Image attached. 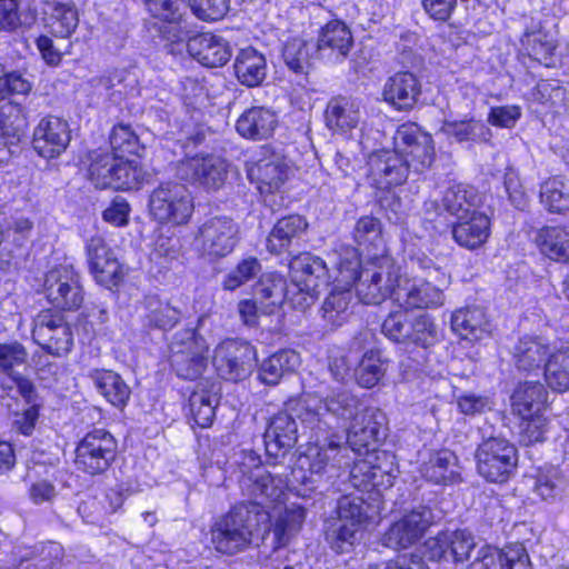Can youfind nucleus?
Listing matches in <instances>:
<instances>
[{"instance_id":"61","label":"nucleus","mask_w":569,"mask_h":569,"mask_svg":"<svg viewBox=\"0 0 569 569\" xmlns=\"http://www.w3.org/2000/svg\"><path fill=\"white\" fill-rule=\"evenodd\" d=\"M337 519L345 522H356L357 526L362 527L367 519L366 505L362 498L345 496L338 501Z\"/></svg>"},{"instance_id":"33","label":"nucleus","mask_w":569,"mask_h":569,"mask_svg":"<svg viewBox=\"0 0 569 569\" xmlns=\"http://www.w3.org/2000/svg\"><path fill=\"white\" fill-rule=\"evenodd\" d=\"M219 403V387L209 381H200L189 396V412L196 425L208 428L212 425Z\"/></svg>"},{"instance_id":"6","label":"nucleus","mask_w":569,"mask_h":569,"mask_svg":"<svg viewBox=\"0 0 569 569\" xmlns=\"http://www.w3.org/2000/svg\"><path fill=\"white\" fill-rule=\"evenodd\" d=\"M148 209L159 224L184 226L194 211L193 197L182 183L162 182L151 191Z\"/></svg>"},{"instance_id":"17","label":"nucleus","mask_w":569,"mask_h":569,"mask_svg":"<svg viewBox=\"0 0 569 569\" xmlns=\"http://www.w3.org/2000/svg\"><path fill=\"white\" fill-rule=\"evenodd\" d=\"M256 361V349L246 341L233 339L219 343L212 358L218 375L230 381H238L248 377Z\"/></svg>"},{"instance_id":"15","label":"nucleus","mask_w":569,"mask_h":569,"mask_svg":"<svg viewBox=\"0 0 569 569\" xmlns=\"http://www.w3.org/2000/svg\"><path fill=\"white\" fill-rule=\"evenodd\" d=\"M238 224L227 216L204 220L198 228L196 243L201 253L210 259L231 253L238 242Z\"/></svg>"},{"instance_id":"36","label":"nucleus","mask_w":569,"mask_h":569,"mask_svg":"<svg viewBox=\"0 0 569 569\" xmlns=\"http://www.w3.org/2000/svg\"><path fill=\"white\" fill-rule=\"evenodd\" d=\"M490 234V220L479 211L471 212L467 218L457 219L452 236L457 243L468 249L482 246Z\"/></svg>"},{"instance_id":"2","label":"nucleus","mask_w":569,"mask_h":569,"mask_svg":"<svg viewBox=\"0 0 569 569\" xmlns=\"http://www.w3.org/2000/svg\"><path fill=\"white\" fill-rule=\"evenodd\" d=\"M408 267L412 271L422 272L423 277H405L403 283L396 292V305L406 310L442 306L443 288L450 283V274L421 250L409 254Z\"/></svg>"},{"instance_id":"41","label":"nucleus","mask_w":569,"mask_h":569,"mask_svg":"<svg viewBox=\"0 0 569 569\" xmlns=\"http://www.w3.org/2000/svg\"><path fill=\"white\" fill-rule=\"evenodd\" d=\"M352 293L348 286L336 284L325 299L320 313L326 326L330 329L342 326L351 316Z\"/></svg>"},{"instance_id":"1","label":"nucleus","mask_w":569,"mask_h":569,"mask_svg":"<svg viewBox=\"0 0 569 569\" xmlns=\"http://www.w3.org/2000/svg\"><path fill=\"white\" fill-rule=\"evenodd\" d=\"M360 400L346 389L333 390L325 398L305 393L290 405L300 422L318 433H336L347 430V443L353 451H361L378 442L382 433L383 413L376 408L360 410Z\"/></svg>"},{"instance_id":"48","label":"nucleus","mask_w":569,"mask_h":569,"mask_svg":"<svg viewBox=\"0 0 569 569\" xmlns=\"http://www.w3.org/2000/svg\"><path fill=\"white\" fill-rule=\"evenodd\" d=\"M479 201V196L472 187L456 184L446 190L442 197V207L456 219H460L478 211Z\"/></svg>"},{"instance_id":"59","label":"nucleus","mask_w":569,"mask_h":569,"mask_svg":"<svg viewBox=\"0 0 569 569\" xmlns=\"http://www.w3.org/2000/svg\"><path fill=\"white\" fill-rule=\"evenodd\" d=\"M410 338L407 343L428 348L438 341V331L433 320L427 315L412 317Z\"/></svg>"},{"instance_id":"25","label":"nucleus","mask_w":569,"mask_h":569,"mask_svg":"<svg viewBox=\"0 0 569 569\" xmlns=\"http://www.w3.org/2000/svg\"><path fill=\"white\" fill-rule=\"evenodd\" d=\"M468 569H532L529 556L521 545L498 549L481 547Z\"/></svg>"},{"instance_id":"23","label":"nucleus","mask_w":569,"mask_h":569,"mask_svg":"<svg viewBox=\"0 0 569 569\" xmlns=\"http://www.w3.org/2000/svg\"><path fill=\"white\" fill-rule=\"evenodd\" d=\"M409 170V164L397 148L375 152L368 160V176L378 189L402 184Z\"/></svg>"},{"instance_id":"32","label":"nucleus","mask_w":569,"mask_h":569,"mask_svg":"<svg viewBox=\"0 0 569 569\" xmlns=\"http://www.w3.org/2000/svg\"><path fill=\"white\" fill-rule=\"evenodd\" d=\"M278 124L277 116L264 107H252L241 113L236 123L237 132L250 140H263L272 136Z\"/></svg>"},{"instance_id":"14","label":"nucleus","mask_w":569,"mask_h":569,"mask_svg":"<svg viewBox=\"0 0 569 569\" xmlns=\"http://www.w3.org/2000/svg\"><path fill=\"white\" fill-rule=\"evenodd\" d=\"M42 287L47 300L58 309L77 310L83 302L80 276L71 266H59L49 270Z\"/></svg>"},{"instance_id":"35","label":"nucleus","mask_w":569,"mask_h":569,"mask_svg":"<svg viewBox=\"0 0 569 569\" xmlns=\"http://www.w3.org/2000/svg\"><path fill=\"white\" fill-rule=\"evenodd\" d=\"M548 391L539 381L519 383L511 395L512 411L521 418L543 412L547 406Z\"/></svg>"},{"instance_id":"21","label":"nucleus","mask_w":569,"mask_h":569,"mask_svg":"<svg viewBox=\"0 0 569 569\" xmlns=\"http://www.w3.org/2000/svg\"><path fill=\"white\" fill-rule=\"evenodd\" d=\"M71 141L69 123L59 117L47 116L33 129L32 147L42 158L53 159L66 151Z\"/></svg>"},{"instance_id":"3","label":"nucleus","mask_w":569,"mask_h":569,"mask_svg":"<svg viewBox=\"0 0 569 569\" xmlns=\"http://www.w3.org/2000/svg\"><path fill=\"white\" fill-rule=\"evenodd\" d=\"M270 519V511L259 503H239L214 520L210 527V542L218 553L237 555L250 547L260 525Z\"/></svg>"},{"instance_id":"4","label":"nucleus","mask_w":569,"mask_h":569,"mask_svg":"<svg viewBox=\"0 0 569 569\" xmlns=\"http://www.w3.org/2000/svg\"><path fill=\"white\" fill-rule=\"evenodd\" d=\"M313 432L316 442L310 443L303 459H300L301 468L292 471L295 479L305 485L338 477L342 466L348 465L343 455L347 448L342 446L341 437L337 433Z\"/></svg>"},{"instance_id":"30","label":"nucleus","mask_w":569,"mask_h":569,"mask_svg":"<svg viewBox=\"0 0 569 569\" xmlns=\"http://www.w3.org/2000/svg\"><path fill=\"white\" fill-rule=\"evenodd\" d=\"M187 49L194 59L209 68L224 66L231 58L229 43L211 33L193 36L187 42Z\"/></svg>"},{"instance_id":"57","label":"nucleus","mask_w":569,"mask_h":569,"mask_svg":"<svg viewBox=\"0 0 569 569\" xmlns=\"http://www.w3.org/2000/svg\"><path fill=\"white\" fill-rule=\"evenodd\" d=\"M27 127V111L16 101L9 100L0 106V128L11 138H20Z\"/></svg>"},{"instance_id":"63","label":"nucleus","mask_w":569,"mask_h":569,"mask_svg":"<svg viewBox=\"0 0 569 569\" xmlns=\"http://www.w3.org/2000/svg\"><path fill=\"white\" fill-rule=\"evenodd\" d=\"M378 463L372 469L370 487L375 489L390 488L393 485L395 469L392 456L387 451H377Z\"/></svg>"},{"instance_id":"40","label":"nucleus","mask_w":569,"mask_h":569,"mask_svg":"<svg viewBox=\"0 0 569 569\" xmlns=\"http://www.w3.org/2000/svg\"><path fill=\"white\" fill-rule=\"evenodd\" d=\"M305 519V508L295 503L279 511L271 526L273 550L287 547L300 531Z\"/></svg>"},{"instance_id":"26","label":"nucleus","mask_w":569,"mask_h":569,"mask_svg":"<svg viewBox=\"0 0 569 569\" xmlns=\"http://www.w3.org/2000/svg\"><path fill=\"white\" fill-rule=\"evenodd\" d=\"M553 347L546 337L525 335L512 349V360L518 371L540 372L546 366Z\"/></svg>"},{"instance_id":"53","label":"nucleus","mask_w":569,"mask_h":569,"mask_svg":"<svg viewBox=\"0 0 569 569\" xmlns=\"http://www.w3.org/2000/svg\"><path fill=\"white\" fill-rule=\"evenodd\" d=\"M181 312L168 301L158 297L146 299V321L148 326L162 330L173 328L180 320Z\"/></svg>"},{"instance_id":"19","label":"nucleus","mask_w":569,"mask_h":569,"mask_svg":"<svg viewBox=\"0 0 569 569\" xmlns=\"http://www.w3.org/2000/svg\"><path fill=\"white\" fill-rule=\"evenodd\" d=\"M475 536L468 530H445L423 543L425 556L431 561L462 563L476 548Z\"/></svg>"},{"instance_id":"9","label":"nucleus","mask_w":569,"mask_h":569,"mask_svg":"<svg viewBox=\"0 0 569 569\" xmlns=\"http://www.w3.org/2000/svg\"><path fill=\"white\" fill-rule=\"evenodd\" d=\"M117 448V440L109 431L94 429L79 441L74 465L90 476L101 475L114 461Z\"/></svg>"},{"instance_id":"27","label":"nucleus","mask_w":569,"mask_h":569,"mask_svg":"<svg viewBox=\"0 0 569 569\" xmlns=\"http://www.w3.org/2000/svg\"><path fill=\"white\" fill-rule=\"evenodd\" d=\"M421 83L411 72H397L389 77L382 89L383 100L399 111H409L418 102Z\"/></svg>"},{"instance_id":"34","label":"nucleus","mask_w":569,"mask_h":569,"mask_svg":"<svg viewBox=\"0 0 569 569\" xmlns=\"http://www.w3.org/2000/svg\"><path fill=\"white\" fill-rule=\"evenodd\" d=\"M359 106L347 97H335L329 100L325 110V122L336 133H348L360 122Z\"/></svg>"},{"instance_id":"10","label":"nucleus","mask_w":569,"mask_h":569,"mask_svg":"<svg viewBox=\"0 0 569 569\" xmlns=\"http://www.w3.org/2000/svg\"><path fill=\"white\" fill-rule=\"evenodd\" d=\"M209 346L193 329L176 333L171 342V366L183 379L198 378L207 367Z\"/></svg>"},{"instance_id":"38","label":"nucleus","mask_w":569,"mask_h":569,"mask_svg":"<svg viewBox=\"0 0 569 569\" xmlns=\"http://www.w3.org/2000/svg\"><path fill=\"white\" fill-rule=\"evenodd\" d=\"M46 27L54 37L69 38L79 23V14L70 0H52L44 9Z\"/></svg>"},{"instance_id":"16","label":"nucleus","mask_w":569,"mask_h":569,"mask_svg":"<svg viewBox=\"0 0 569 569\" xmlns=\"http://www.w3.org/2000/svg\"><path fill=\"white\" fill-rule=\"evenodd\" d=\"M32 338L46 352L54 357L69 353L73 346L70 325L62 315L51 310H43L34 318Z\"/></svg>"},{"instance_id":"7","label":"nucleus","mask_w":569,"mask_h":569,"mask_svg":"<svg viewBox=\"0 0 569 569\" xmlns=\"http://www.w3.org/2000/svg\"><path fill=\"white\" fill-rule=\"evenodd\" d=\"M338 276L335 281L349 288L355 284L356 293L361 302L380 305L386 300V291L381 290L377 280L381 276L370 271L367 266L361 267L359 252L356 248L346 247L339 252L337 261Z\"/></svg>"},{"instance_id":"58","label":"nucleus","mask_w":569,"mask_h":569,"mask_svg":"<svg viewBox=\"0 0 569 569\" xmlns=\"http://www.w3.org/2000/svg\"><path fill=\"white\" fill-rule=\"evenodd\" d=\"M412 316L408 310H397L389 313L382 323V333L390 340L407 343L410 338Z\"/></svg>"},{"instance_id":"12","label":"nucleus","mask_w":569,"mask_h":569,"mask_svg":"<svg viewBox=\"0 0 569 569\" xmlns=\"http://www.w3.org/2000/svg\"><path fill=\"white\" fill-rule=\"evenodd\" d=\"M438 520L428 506H418L395 521L381 538L385 547L399 550L417 543Z\"/></svg>"},{"instance_id":"46","label":"nucleus","mask_w":569,"mask_h":569,"mask_svg":"<svg viewBox=\"0 0 569 569\" xmlns=\"http://www.w3.org/2000/svg\"><path fill=\"white\" fill-rule=\"evenodd\" d=\"M536 242L548 258L569 262V231L560 226H547L537 232Z\"/></svg>"},{"instance_id":"51","label":"nucleus","mask_w":569,"mask_h":569,"mask_svg":"<svg viewBox=\"0 0 569 569\" xmlns=\"http://www.w3.org/2000/svg\"><path fill=\"white\" fill-rule=\"evenodd\" d=\"M366 266L370 271H377L381 276V279L377 280L378 286L386 291V299L389 298L396 303V292L405 279L400 272V267L389 256L376 257Z\"/></svg>"},{"instance_id":"44","label":"nucleus","mask_w":569,"mask_h":569,"mask_svg":"<svg viewBox=\"0 0 569 569\" xmlns=\"http://www.w3.org/2000/svg\"><path fill=\"white\" fill-rule=\"evenodd\" d=\"M451 327L453 331L468 340H480L490 330L485 311L478 307L459 309L453 312Z\"/></svg>"},{"instance_id":"29","label":"nucleus","mask_w":569,"mask_h":569,"mask_svg":"<svg viewBox=\"0 0 569 569\" xmlns=\"http://www.w3.org/2000/svg\"><path fill=\"white\" fill-rule=\"evenodd\" d=\"M241 487L254 497L256 500L247 503H259L263 510L269 511L263 503L279 502L284 496L287 481L280 476H273L266 469H256L251 475L240 479Z\"/></svg>"},{"instance_id":"31","label":"nucleus","mask_w":569,"mask_h":569,"mask_svg":"<svg viewBox=\"0 0 569 569\" xmlns=\"http://www.w3.org/2000/svg\"><path fill=\"white\" fill-rule=\"evenodd\" d=\"M353 46L350 28L340 20L329 21L318 38L317 48L322 57L345 59Z\"/></svg>"},{"instance_id":"47","label":"nucleus","mask_w":569,"mask_h":569,"mask_svg":"<svg viewBox=\"0 0 569 569\" xmlns=\"http://www.w3.org/2000/svg\"><path fill=\"white\" fill-rule=\"evenodd\" d=\"M543 369L545 381L551 390H569V346H555Z\"/></svg>"},{"instance_id":"62","label":"nucleus","mask_w":569,"mask_h":569,"mask_svg":"<svg viewBox=\"0 0 569 569\" xmlns=\"http://www.w3.org/2000/svg\"><path fill=\"white\" fill-rule=\"evenodd\" d=\"M520 423V442L526 446L542 442L548 431V422L543 417V412H538L528 418H521Z\"/></svg>"},{"instance_id":"37","label":"nucleus","mask_w":569,"mask_h":569,"mask_svg":"<svg viewBox=\"0 0 569 569\" xmlns=\"http://www.w3.org/2000/svg\"><path fill=\"white\" fill-rule=\"evenodd\" d=\"M420 472L425 479L436 485H448L460 480L458 458L447 449L432 452L421 465Z\"/></svg>"},{"instance_id":"28","label":"nucleus","mask_w":569,"mask_h":569,"mask_svg":"<svg viewBox=\"0 0 569 569\" xmlns=\"http://www.w3.org/2000/svg\"><path fill=\"white\" fill-rule=\"evenodd\" d=\"M297 422L287 411L274 415L264 431L263 440L269 457L279 458L291 449L297 442Z\"/></svg>"},{"instance_id":"39","label":"nucleus","mask_w":569,"mask_h":569,"mask_svg":"<svg viewBox=\"0 0 569 569\" xmlns=\"http://www.w3.org/2000/svg\"><path fill=\"white\" fill-rule=\"evenodd\" d=\"M88 377L98 392L112 406L123 408L127 405L131 390L119 373L107 369H92Z\"/></svg>"},{"instance_id":"52","label":"nucleus","mask_w":569,"mask_h":569,"mask_svg":"<svg viewBox=\"0 0 569 569\" xmlns=\"http://www.w3.org/2000/svg\"><path fill=\"white\" fill-rule=\"evenodd\" d=\"M539 198L547 211L563 213L569 210V183L560 177H551L541 183Z\"/></svg>"},{"instance_id":"20","label":"nucleus","mask_w":569,"mask_h":569,"mask_svg":"<svg viewBox=\"0 0 569 569\" xmlns=\"http://www.w3.org/2000/svg\"><path fill=\"white\" fill-rule=\"evenodd\" d=\"M89 269L94 280L106 288L117 287L123 279L122 266L101 236L91 237L86 246Z\"/></svg>"},{"instance_id":"8","label":"nucleus","mask_w":569,"mask_h":569,"mask_svg":"<svg viewBox=\"0 0 569 569\" xmlns=\"http://www.w3.org/2000/svg\"><path fill=\"white\" fill-rule=\"evenodd\" d=\"M88 174L90 181L101 189H131L141 179V170L123 154L116 152L94 153Z\"/></svg>"},{"instance_id":"60","label":"nucleus","mask_w":569,"mask_h":569,"mask_svg":"<svg viewBox=\"0 0 569 569\" xmlns=\"http://www.w3.org/2000/svg\"><path fill=\"white\" fill-rule=\"evenodd\" d=\"M112 152L118 154H136L139 151V139L130 126L118 124L110 136Z\"/></svg>"},{"instance_id":"50","label":"nucleus","mask_w":569,"mask_h":569,"mask_svg":"<svg viewBox=\"0 0 569 569\" xmlns=\"http://www.w3.org/2000/svg\"><path fill=\"white\" fill-rule=\"evenodd\" d=\"M440 132L457 142H487L491 138L490 129L481 121L467 119L461 121H445Z\"/></svg>"},{"instance_id":"54","label":"nucleus","mask_w":569,"mask_h":569,"mask_svg":"<svg viewBox=\"0 0 569 569\" xmlns=\"http://www.w3.org/2000/svg\"><path fill=\"white\" fill-rule=\"evenodd\" d=\"M361 527L333 518L326 526V540L337 552H346L359 539Z\"/></svg>"},{"instance_id":"13","label":"nucleus","mask_w":569,"mask_h":569,"mask_svg":"<svg viewBox=\"0 0 569 569\" xmlns=\"http://www.w3.org/2000/svg\"><path fill=\"white\" fill-rule=\"evenodd\" d=\"M393 146L416 172L430 168L436 159L432 137L412 122L397 129Z\"/></svg>"},{"instance_id":"22","label":"nucleus","mask_w":569,"mask_h":569,"mask_svg":"<svg viewBox=\"0 0 569 569\" xmlns=\"http://www.w3.org/2000/svg\"><path fill=\"white\" fill-rule=\"evenodd\" d=\"M373 335L370 330L360 331L352 338L349 345L350 351H365L358 367L355 370L357 383L362 388H372L385 377L388 361L380 350L369 349Z\"/></svg>"},{"instance_id":"24","label":"nucleus","mask_w":569,"mask_h":569,"mask_svg":"<svg viewBox=\"0 0 569 569\" xmlns=\"http://www.w3.org/2000/svg\"><path fill=\"white\" fill-rule=\"evenodd\" d=\"M289 167L276 153H266L262 158L247 163V174L257 184L261 193H272L280 189L288 178Z\"/></svg>"},{"instance_id":"45","label":"nucleus","mask_w":569,"mask_h":569,"mask_svg":"<svg viewBox=\"0 0 569 569\" xmlns=\"http://www.w3.org/2000/svg\"><path fill=\"white\" fill-rule=\"evenodd\" d=\"M238 80L247 87L261 84L267 74L266 58L253 48L242 49L234 61Z\"/></svg>"},{"instance_id":"43","label":"nucleus","mask_w":569,"mask_h":569,"mask_svg":"<svg viewBox=\"0 0 569 569\" xmlns=\"http://www.w3.org/2000/svg\"><path fill=\"white\" fill-rule=\"evenodd\" d=\"M300 365L301 358L297 351L280 350L262 361L258 378L264 385L276 386L286 373L293 372Z\"/></svg>"},{"instance_id":"11","label":"nucleus","mask_w":569,"mask_h":569,"mask_svg":"<svg viewBox=\"0 0 569 569\" xmlns=\"http://www.w3.org/2000/svg\"><path fill=\"white\" fill-rule=\"evenodd\" d=\"M477 470L487 481L506 482L517 466V449L506 439L489 438L477 449Z\"/></svg>"},{"instance_id":"18","label":"nucleus","mask_w":569,"mask_h":569,"mask_svg":"<svg viewBox=\"0 0 569 569\" xmlns=\"http://www.w3.org/2000/svg\"><path fill=\"white\" fill-rule=\"evenodd\" d=\"M228 173L227 161L218 156H193L178 161L176 176L191 184L217 190L224 183Z\"/></svg>"},{"instance_id":"42","label":"nucleus","mask_w":569,"mask_h":569,"mask_svg":"<svg viewBox=\"0 0 569 569\" xmlns=\"http://www.w3.org/2000/svg\"><path fill=\"white\" fill-rule=\"evenodd\" d=\"M308 222L300 214L284 217L274 224L267 239V248L272 253L287 251L291 243L306 232Z\"/></svg>"},{"instance_id":"56","label":"nucleus","mask_w":569,"mask_h":569,"mask_svg":"<svg viewBox=\"0 0 569 569\" xmlns=\"http://www.w3.org/2000/svg\"><path fill=\"white\" fill-rule=\"evenodd\" d=\"M522 47L541 63L549 66L556 46L553 40L541 30L526 31L521 37Z\"/></svg>"},{"instance_id":"5","label":"nucleus","mask_w":569,"mask_h":569,"mask_svg":"<svg viewBox=\"0 0 569 569\" xmlns=\"http://www.w3.org/2000/svg\"><path fill=\"white\" fill-rule=\"evenodd\" d=\"M289 279L287 297L290 303L306 310L317 300L319 288L328 283V268L320 257L301 253L290 261Z\"/></svg>"},{"instance_id":"49","label":"nucleus","mask_w":569,"mask_h":569,"mask_svg":"<svg viewBox=\"0 0 569 569\" xmlns=\"http://www.w3.org/2000/svg\"><path fill=\"white\" fill-rule=\"evenodd\" d=\"M287 288L284 280L277 274H263L256 286L254 295L260 299V309L262 313H271L274 308L282 303L284 299L290 302L287 297Z\"/></svg>"},{"instance_id":"55","label":"nucleus","mask_w":569,"mask_h":569,"mask_svg":"<svg viewBox=\"0 0 569 569\" xmlns=\"http://www.w3.org/2000/svg\"><path fill=\"white\" fill-rule=\"evenodd\" d=\"M313 44L301 39H292L286 42L282 56L286 64L296 73H308L310 62V51Z\"/></svg>"},{"instance_id":"64","label":"nucleus","mask_w":569,"mask_h":569,"mask_svg":"<svg viewBox=\"0 0 569 569\" xmlns=\"http://www.w3.org/2000/svg\"><path fill=\"white\" fill-rule=\"evenodd\" d=\"M261 271V266L256 258L242 260L237 268L227 274L223 281L226 290H234L256 277Z\"/></svg>"}]
</instances>
